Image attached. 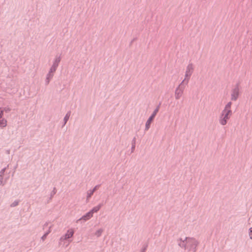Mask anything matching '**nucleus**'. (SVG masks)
I'll return each instance as SVG.
<instances>
[{
  "instance_id": "nucleus-1",
  "label": "nucleus",
  "mask_w": 252,
  "mask_h": 252,
  "mask_svg": "<svg viewBox=\"0 0 252 252\" xmlns=\"http://www.w3.org/2000/svg\"><path fill=\"white\" fill-rule=\"evenodd\" d=\"M231 102H228L225 105L221 113L219 118V122L222 126L226 125L232 115V111L231 110Z\"/></svg>"
},
{
  "instance_id": "nucleus-2",
  "label": "nucleus",
  "mask_w": 252,
  "mask_h": 252,
  "mask_svg": "<svg viewBox=\"0 0 252 252\" xmlns=\"http://www.w3.org/2000/svg\"><path fill=\"white\" fill-rule=\"evenodd\" d=\"M194 65L192 63H189L186 67V71L185 73V78L183 82L187 84L188 83L190 78L194 71Z\"/></svg>"
},
{
  "instance_id": "nucleus-3",
  "label": "nucleus",
  "mask_w": 252,
  "mask_h": 252,
  "mask_svg": "<svg viewBox=\"0 0 252 252\" xmlns=\"http://www.w3.org/2000/svg\"><path fill=\"white\" fill-rule=\"evenodd\" d=\"M184 243L185 248L189 250H194L197 245V241L192 238H187Z\"/></svg>"
},
{
  "instance_id": "nucleus-4",
  "label": "nucleus",
  "mask_w": 252,
  "mask_h": 252,
  "mask_svg": "<svg viewBox=\"0 0 252 252\" xmlns=\"http://www.w3.org/2000/svg\"><path fill=\"white\" fill-rule=\"evenodd\" d=\"M240 95V89L238 86H236L232 89L231 91V100L236 101Z\"/></svg>"
},
{
  "instance_id": "nucleus-5",
  "label": "nucleus",
  "mask_w": 252,
  "mask_h": 252,
  "mask_svg": "<svg viewBox=\"0 0 252 252\" xmlns=\"http://www.w3.org/2000/svg\"><path fill=\"white\" fill-rule=\"evenodd\" d=\"M158 111V110H156L154 112V113H153L152 116L147 120V122L146 123V126H145L146 130H148L149 129L150 126V125H151V123L152 122L153 120H154L155 117L157 115Z\"/></svg>"
},
{
  "instance_id": "nucleus-6",
  "label": "nucleus",
  "mask_w": 252,
  "mask_h": 252,
  "mask_svg": "<svg viewBox=\"0 0 252 252\" xmlns=\"http://www.w3.org/2000/svg\"><path fill=\"white\" fill-rule=\"evenodd\" d=\"M184 89V88L181 85L176 89L175 94L176 99H178L181 98L183 94Z\"/></svg>"
},
{
  "instance_id": "nucleus-7",
  "label": "nucleus",
  "mask_w": 252,
  "mask_h": 252,
  "mask_svg": "<svg viewBox=\"0 0 252 252\" xmlns=\"http://www.w3.org/2000/svg\"><path fill=\"white\" fill-rule=\"evenodd\" d=\"M60 60L59 59H57L55 62V63H53L52 66L51 67L49 75L51 76V77L53 76V73L56 71V69L57 68V66H58V64L60 62Z\"/></svg>"
},
{
  "instance_id": "nucleus-8",
  "label": "nucleus",
  "mask_w": 252,
  "mask_h": 252,
  "mask_svg": "<svg viewBox=\"0 0 252 252\" xmlns=\"http://www.w3.org/2000/svg\"><path fill=\"white\" fill-rule=\"evenodd\" d=\"M3 115V110L0 108V119L2 117ZM7 125V121L6 120L3 119L0 120V126L2 127L6 126Z\"/></svg>"
},
{
  "instance_id": "nucleus-9",
  "label": "nucleus",
  "mask_w": 252,
  "mask_h": 252,
  "mask_svg": "<svg viewBox=\"0 0 252 252\" xmlns=\"http://www.w3.org/2000/svg\"><path fill=\"white\" fill-rule=\"evenodd\" d=\"M74 234V230L72 229H69L64 235V239H67L71 238Z\"/></svg>"
},
{
  "instance_id": "nucleus-10",
  "label": "nucleus",
  "mask_w": 252,
  "mask_h": 252,
  "mask_svg": "<svg viewBox=\"0 0 252 252\" xmlns=\"http://www.w3.org/2000/svg\"><path fill=\"white\" fill-rule=\"evenodd\" d=\"M93 216V215L92 214V212H91V211L87 213L85 215L83 216L81 220H89Z\"/></svg>"
},
{
  "instance_id": "nucleus-11",
  "label": "nucleus",
  "mask_w": 252,
  "mask_h": 252,
  "mask_svg": "<svg viewBox=\"0 0 252 252\" xmlns=\"http://www.w3.org/2000/svg\"><path fill=\"white\" fill-rule=\"evenodd\" d=\"M96 188H94L93 190H89L88 192L87 197V199L88 200L89 198L92 196V195L93 194L94 191L95 190Z\"/></svg>"
},
{
  "instance_id": "nucleus-12",
  "label": "nucleus",
  "mask_w": 252,
  "mask_h": 252,
  "mask_svg": "<svg viewBox=\"0 0 252 252\" xmlns=\"http://www.w3.org/2000/svg\"><path fill=\"white\" fill-rule=\"evenodd\" d=\"M100 207H101L100 205H98V206H95L94 208H93V209L92 210H91L90 211H91V212H92V214H93L94 213H96L97 211H98L99 210V209H100Z\"/></svg>"
},
{
  "instance_id": "nucleus-13",
  "label": "nucleus",
  "mask_w": 252,
  "mask_h": 252,
  "mask_svg": "<svg viewBox=\"0 0 252 252\" xmlns=\"http://www.w3.org/2000/svg\"><path fill=\"white\" fill-rule=\"evenodd\" d=\"M102 232H103V229H99L95 232V235L96 236H97V237H99L101 235Z\"/></svg>"
},
{
  "instance_id": "nucleus-14",
  "label": "nucleus",
  "mask_w": 252,
  "mask_h": 252,
  "mask_svg": "<svg viewBox=\"0 0 252 252\" xmlns=\"http://www.w3.org/2000/svg\"><path fill=\"white\" fill-rule=\"evenodd\" d=\"M69 116H70V113H68L66 116H65L64 118V120L65 121V123L67 121V120H68L69 118Z\"/></svg>"
},
{
  "instance_id": "nucleus-15",
  "label": "nucleus",
  "mask_w": 252,
  "mask_h": 252,
  "mask_svg": "<svg viewBox=\"0 0 252 252\" xmlns=\"http://www.w3.org/2000/svg\"><path fill=\"white\" fill-rule=\"evenodd\" d=\"M249 236L250 238L252 239V227L249 229Z\"/></svg>"
}]
</instances>
